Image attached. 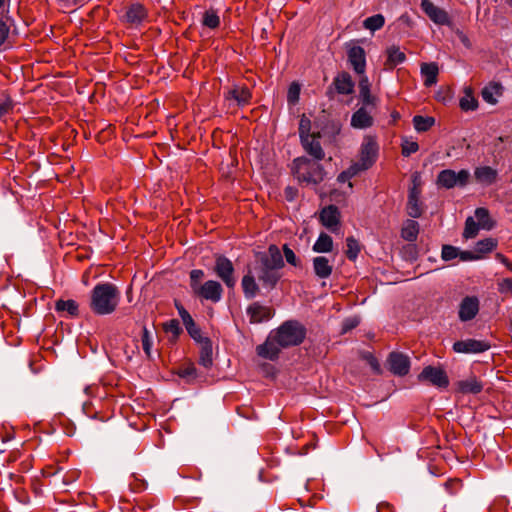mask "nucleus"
<instances>
[{
  "instance_id": "nucleus-1",
  "label": "nucleus",
  "mask_w": 512,
  "mask_h": 512,
  "mask_svg": "<svg viewBox=\"0 0 512 512\" xmlns=\"http://www.w3.org/2000/svg\"><path fill=\"white\" fill-rule=\"evenodd\" d=\"M283 257L276 245L257 256L253 272L265 287L274 288L280 279L279 270L283 267Z\"/></svg>"
},
{
  "instance_id": "nucleus-2",
  "label": "nucleus",
  "mask_w": 512,
  "mask_h": 512,
  "mask_svg": "<svg viewBox=\"0 0 512 512\" xmlns=\"http://www.w3.org/2000/svg\"><path fill=\"white\" fill-rule=\"evenodd\" d=\"M119 302L120 292L112 283H98L91 291L90 308L96 315L112 314L117 309Z\"/></svg>"
},
{
  "instance_id": "nucleus-3",
  "label": "nucleus",
  "mask_w": 512,
  "mask_h": 512,
  "mask_svg": "<svg viewBox=\"0 0 512 512\" xmlns=\"http://www.w3.org/2000/svg\"><path fill=\"white\" fill-rule=\"evenodd\" d=\"M272 332L277 344L282 348L300 345L306 336L305 327L295 320L285 321Z\"/></svg>"
},
{
  "instance_id": "nucleus-4",
  "label": "nucleus",
  "mask_w": 512,
  "mask_h": 512,
  "mask_svg": "<svg viewBox=\"0 0 512 512\" xmlns=\"http://www.w3.org/2000/svg\"><path fill=\"white\" fill-rule=\"evenodd\" d=\"M295 163V175L300 182L317 184L324 179V169L316 162L298 158Z\"/></svg>"
},
{
  "instance_id": "nucleus-5",
  "label": "nucleus",
  "mask_w": 512,
  "mask_h": 512,
  "mask_svg": "<svg viewBox=\"0 0 512 512\" xmlns=\"http://www.w3.org/2000/svg\"><path fill=\"white\" fill-rule=\"evenodd\" d=\"M470 178V172L462 169L455 172L451 169L442 170L437 176V185L446 189H452L456 186L464 187Z\"/></svg>"
},
{
  "instance_id": "nucleus-6",
  "label": "nucleus",
  "mask_w": 512,
  "mask_h": 512,
  "mask_svg": "<svg viewBox=\"0 0 512 512\" xmlns=\"http://www.w3.org/2000/svg\"><path fill=\"white\" fill-rule=\"evenodd\" d=\"M378 155V144L372 137H366L361 146L359 162L354 163L358 171L369 169L376 161Z\"/></svg>"
},
{
  "instance_id": "nucleus-7",
  "label": "nucleus",
  "mask_w": 512,
  "mask_h": 512,
  "mask_svg": "<svg viewBox=\"0 0 512 512\" xmlns=\"http://www.w3.org/2000/svg\"><path fill=\"white\" fill-rule=\"evenodd\" d=\"M214 271L228 288H234L236 285L235 270L233 263L227 257L222 255L216 257Z\"/></svg>"
},
{
  "instance_id": "nucleus-8",
  "label": "nucleus",
  "mask_w": 512,
  "mask_h": 512,
  "mask_svg": "<svg viewBox=\"0 0 512 512\" xmlns=\"http://www.w3.org/2000/svg\"><path fill=\"white\" fill-rule=\"evenodd\" d=\"M420 381H427L439 388H446L449 385V379L446 372L439 367L427 366L418 376Z\"/></svg>"
},
{
  "instance_id": "nucleus-9",
  "label": "nucleus",
  "mask_w": 512,
  "mask_h": 512,
  "mask_svg": "<svg viewBox=\"0 0 512 512\" xmlns=\"http://www.w3.org/2000/svg\"><path fill=\"white\" fill-rule=\"evenodd\" d=\"M193 293L205 300L217 303L222 298L223 288L219 282L208 280L201 284Z\"/></svg>"
},
{
  "instance_id": "nucleus-10",
  "label": "nucleus",
  "mask_w": 512,
  "mask_h": 512,
  "mask_svg": "<svg viewBox=\"0 0 512 512\" xmlns=\"http://www.w3.org/2000/svg\"><path fill=\"white\" fill-rule=\"evenodd\" d=\"M421 9L424 13L429 17L431 21H433L437 25H450V17L448 13L434 5L430 0H422L421 1Z\"/></svg>"
},
{
  "instance_id": "nucleus-11",
  "label": "nucleus",
  "mask_w": 512,
  "mask_h": 512,
  "mask_svg": "<svg viewBox=\"0 0 512 512\" xmlns=\"http://www.w3.org/2000/svg\"><path fill=\"white\" fill-rule=\"evenodd\" d=\"M388 364L390 371L398 376H404L408 374L410 369L409 357L399 352H392L389 355Z\"/></svg>"
},
{
  "instance_id": "nucleus-12",
  "label": "nucleus",
  "mask_w": 512,
  "mask_h": 512,
  "mask_svg": "<svg viewBox=\"0 0 512 512\" xmlns=\"http://www.w3.org/2000/svg\"><path fill=\"white\" fill-rule=\"evenodd\" d=\"M490 348V345L481 340L467 339L456 341L453 344V350L457 353H481Z\"/></svg>"
},
{
  "instance_id": "nucleus-13",
  "label": "nucleus",
  "mask_w": 512,
  "mask_h": 512,
  "mask_svg": "<svg viewBox=\"0 0 512 512\" xmlns=\"http://www.w3.org/2000/svg\"><path fill=\"white\" fill-rule=\"evenodd\" d=\"M247 315L251 323L258 324L270 320L274 315V311L268 306L254 302L248 306Z\"/></svg>"
},
{
  "instance_id": "nucleus-14",
  "label": "nucleus",
  "mask_w": 512,
  "mask_h": 512,
  "mask_svg": "<svg viewBox=\"0 0 512 512\" xmlns=\"http://www.w3.org/2000/svg\"><path fill=\"white\" fill-rule=\"evenodd\" d=\"M479 311V300L474 296L465 297L459 307V318L461 321L473 319Z\"/></svg>"
},
{
  "instance_id": "nucleus-15",
  "label": "nucleus",
  "mask_w": 512,
  "mask_h": 512,
  "mask_svg": "<svg viewBox=\"0 0 512 512\" xmlns=\"http://www.w3.org/2000/svg\"><path fill=\"white\" fill-rule=\"evenodd\" d=\"M281 348L282 347H280L276 342L275 335L271 332L267 340L263 344L257 346L256 351L260 357L275 360L278 358Z\"/></svg>"
},
{
  "instance_id": "nucleus-16",
  "label": "nucleus",
  "mask_w": 512,
  "mask_h": 512,
  "mask_svg": "<svg viewBox=\"0 0 512 512\" xmlns=\"http://www.w3.org/2000/svg\"><path fill=\"white\" fill-rule=\"evenodd\" d=\"M348 61L357 74L364 75L366 68L365 51L361 46H353L348 50Z\"/></svg>"
},
{
  "instance_id": "nucleus-17",
  "label": "nucleus",
  "mask_w": 512,
  "mask_h": 512,
  "mask_svg": "<svg viewBox=\"0 0 512 512\" xmlns=\"http://www.w3.org/2000/svg\"><path fill=\"white\" fill-rule=\"evenodd\" d=\"M340 213L336 206L329 205L320 212V221L331 232H335L339 226Z\"/></svg>"
},
{
  "instance_id": "nucleus-18",
  "label": "nucleus",
  "mask_w": 512,
  "mask_h": 512,
  "mask_svg": "<svg viewBox=\"0 0 512 512\" xmlns=\"http://www.w3.org/2000/svg\"><path fill=\"white\" fill-rule=\"evenodd\" d=\"M226 100H233L238 106H245L250 103L251 92L246 86L233 85L225 92Z\"/></svg>"
},
{
  "instance_id": "nucleus-19",
  "label": "nucleus",
  "mask_w": 512,
  "mask_h": 512,
  "mask_svg": "<svg viewBox=\"0 0 512 512\" xmlns=\"http://www.w3.org/2000/svg\"><path fill=\"white\" fill-rule=\"evenodd\" d=\"M421 189L418 187H410L407 202V213L412 218H418L422 214L420 202Z\"/></svg>"
},
{
  "instance_id": "nucleus-20",
  "label": "nucleus",
  "mask_w": 512,
  "mask_h": 512,
  "mask_svg": "<svg viewBox=\"0 0 512 512\" xmlns=\"http://www.w3.org/2000/svg\"><path fill=\"white\" fill-rule=\"evenodd\" d=\"M368 106H362L356 110L351 117V125L357 129H366L373 124V117L367 110Z\"/></svg>"
},
{
  "instance_id": "nucleus-21",
  "label": "nucleus",
  "mask_w": 512,
  "mask_h": 512,
  "mask_svg": "<svg viewBox=\"0 0 512 512\" xmlns=\"http://www.w3.org/2000/svg\"><path fill=\"white\" fill-rule=\"evenodd\" d=\"M313 270L315 275L320 279H327L333 271V264L325 256H317L313 258Z\"/></svg>"
},
{
  "instance_id": "nucleus-22",
  "label": "nucleus",
  "mask_w": 512,
  "mask_h": 512,
  "mask_svg": "<svg viewBox=\"0 0 512 512\" xmlns=\"http://www.w3.org/2000/svg\"><path fill=\"white\" fill-rule=\"evenodd\" d=\"M387 59L385 61V69L392 70L397 65L402 64L406 60V55L398 46L392 45L386 49Z\"/></svg>"
},
{
  "instance_id": "nucleus-23",
  "label": "nucleus",
  "mask_w": 512,
  "mask_h": 512,
  "mask_svg": "<svg viewBox=\"0 0 512 512\" xmlns=\"http://www.w3.org/2000/svg\"><path fill=\"white\" fill-rule=\"evenodd\" d=\"M359 96L364 106H371L372 108L376 105V97L371 94L370 82L366 75H363L359 80Z\"/></svg>"
},
{
  "instance_id": "nucleus-24",
  "label": "nucleus",
  "mask_w": 512,
  "mask_h": 512,
  "mask_svg": "<svg viewBox=\"0 0 512 512\" xmlns=\"http://www.w3.org/2000/svg\"><path fill=\"white\" fill-rule=\"evenodd\" d=\"M458 390L464 394H478L483 389V384L476 376H469L457 383Z\"/></svg>"
},
{
  "instance_id": "nucleus-25",
  "label": "nucleus",
  "mask_w": 512,
  "mask_h": 512,
  "mask_svg": "<svg viewBox=\"0 0 512 512\" xmlns=\"http://www.w3.org/2000/svg\"><path fill=\"white\" fill-rule=\"evenodd\" d=\"M302 145L307 153L313 156L317 160H322L325 153L320 145L317 137L314 135L301 140Z\"/></svg>"
},
{
  "instance_id": "nucleus-26",
  "label": "nucleus",
  "mask_w": 512,
  "mask_h": 512,
  "mask_svg": "<svg viewBox=\"0 0 512 512\" xmlns=\"http://www.w3.org/2000/svg\"><path fill=\"white\" fill-rule=\"evenodd\" d=\"M255 276V273L249 270L247 274H245L242 278L241 286L243 289V293L247 299L254 298L259 291V287L256 283Z\"/></svg>"
},
{
  "instance_id": "nucleus-27",
  "label": "nucleus",
  "mask_w": 512,
  "mask_h": 512,
  "mask_svg": "<svg viewBox=\"0 0 512 512\" xmlns=\"http://www.w3.org/2000/svg\"><path fill=\"white\" fill-rule=\"evenodd\" d=\"M502 92L503 86L500 83L492 82L483 88L481 95L485 102L495 105Z\"/></svg>"
},
{
  "instance_id": "nucleus-28",
  "label": "nucleus",
  "mask_w": 512,
  "mask_h": 512,
  "mask_svg": "<svg viewBox=\"0 0 512 512\" xmlns=\"http://www.w3.org/2000/svg\"><path fill=\"white\" fill-rule=\"evenodd\" d=\"M476 180L483 185H491L497 179V171L489 166L477 167L474 171Z\"/></svg>"
},
{
  "instance_id": "nucleus-29",
  "label": "nucleus",
  "mask_w": 512,
  "mask_h": 512,
  "mask_svg": "<svg viewBox=\"0 0 512 512\" xmlns=\"http://www.w3.org/2000/svg\"><path fill=\"white\" fill-rule=\"evenodd\" d=\"M334 85L338 93L349 95L353 92L354 82L351 76L343 72L334 79Z\"/></svg>"
},
{
  "instance_id": "nucleus-30",
  "label": "nucleus",
  "mask_w": 512,
  "mask_h": 512,
  "mask_svg": "<svg viewBox=\"0 0 512 512\" xmlns=\"http://www.w3.org/2000/svg\"><path fill=\"white\" fill-rule=\"evenodd\" d=\"M438 65L436 63H423L421 65V74L424 77V85L430 87L437 82Z\"/></svg>"
},
{
  "instance_id": "nucleus-31",
  "label": "nucleus",
  "mask_w": 512,
  "mask_h": 512,
  "mask_svg": "<svg viewBox=\"0 0 512 512\" xmlns=\"http://www.w3.org/2000/svg\"><path fill=\"white\" fill-rule=\"evenodd\" d=\"M145 17V8L140 4H132L125 13L126 21L131 24H140Z\"/></svg>"
},
{
  "instance_id": "nucleus-32",
  "label": "nucleus",
  "mask_w": 512,
  "mask_h": 512,
  "mask_svg": "<svg viewBox=\"0 0 512 512\" xmlns=\"http://www.w3.org/2000/svg\"><path fill=\"white\" fill-rule=\"evenodd\" d=\"M55 310L57 312L66 313L68 316L75 317L79 312V305L75 300H58L55 303Z\"/></svg>"
},
{
  "instance_id": "nucleus-33",
  "label": "nucleus",
  "mask_w": 512,
  "mask_h": 512,
  "mask_svg": "<svg viewBox=\"0 0 512 512\" xmlns=\"http://www.w3.org/2000/svg\"><path fill=\"white\" fill-rule=\"evenodd\" d=\"M419 233V224L415 220L408 219L404 222L401 236L404 240L413 242L417 239Z\"/></svg>"
},
{
  "instance_id": "nucleus-34",
  "label": "nucleus",
  "mask_w": 512,
  "mask_h": 512,
  "mask_svg": "<svg viewBox=\"0 0 512 512\" xmlns=\"http://www.w3.org/2000/svg\"><path fill=\"white\" fill-rule=\"evenodd\" d=\"M312 249L317 253H329L333 249V240L328 234L321 233L313 244Z\"/></svg>"
},
{
  "instance_id": "nucleus-35",
  "label": "nucleus",
  "mask_w": 512,
  "mask_h": 512,
  "mask_svg": "<svg viewBox=\"0 0 512 512\" xmlns=\"http://www.w3.org/2000/svg\"><path fill=\"white\" fill-rule=\"evenodd\" d=\"M200 357L199 363L205 367L209 368L212 365V344L209 339H204L201 343Z\"/></svg>"
},
{
  "instance_id": "nucleus-36",
  "label": "nucleus",
  "mask_w": 512,
  "mask_h": 512,
  "mask_svg": "<svg viewBox=\"0 0 512 512\" xmlns=\"http://www.w3.org/2000/svg\"><path fill=\"white\" fill-rule=\"evenodd\" d=\"M459 106L465 112L474 111L477 109L478 101L474 97L471 89H466L464 91V95L460 98Z\"/></svg>"
},
{
  "instance_id": "nucleus-37",
  "label": "nucleus",
  "mask_w": 512,
  "mask_h": 512,
  "mask_svg": "<svg viewBox=\"0 0 512 512\" xmlns=\"http://www.w3.org/2000/svg\"><path fill=\"white\" fill-rule=\"evenodd\" d=\"M412 121L417 132H426L435 124V119L431 116L416 115Z\"/></svg>"
},
{
  "instance_id": "nucleus-38",
  "label": "nucleus",
  "mask_w": 512,
  "mask_h": 512,
  "mask_svg": "<svg viewBox=\"0 0 512 512\" xmlns=\"http://www.w3.org/2000/svg\"><path fill=\"white\" fill-rule=\"evenodd\" d=\"M385 24V18L382 14H375L366 18L363 22L365 29L375 32L381 29Z\"/></svg>"
},
{
  "instance_id": "nucleus-39",
  "label": "nucleus",
  "mask_w": 512,
  "mask_h": 512,
  "mask_svg": "<svg viewBox=\"0 0 512 512\" xmlns=\"http://www.w3.org/2000/svg\"><path fill=\"white\" fill-rule=\"evenodd\" d=\"M482 229L490 230L493 223L489 216V211L486 208L480 207L475 210V218Z\"/></svg>"
},
{
  "instance_id": "nucleus-40",
  "label": "nucleus",
  "mask_w": 512,
  "mask_h": 512,
  "mask_svg": "<svg viewBox=\"0 0 512 512\" xmlns=\"http://www.w3.org/2000/svg\"><path fill=\"white\" fill-rule=\"evenodd\" d=\"M153 339L154 338L152 332L146 326H143L141 335V345L144 353L148 358H150L152 354Z\"/></svg>"
},
{
  "instance_id": "nucleus-41",
  "label": "nucleus",
  "mask_w": 512,
  "mask_h": 512,
  "mask_svg": "<svg viewBox=\"0 0 512 512\" xmlns=\"http://www.w3.org/2000/svg\"><path fill=\"white\" fill-rule=\"evenodd\" d=\"M359 173L358 167L354 166L353 164L345 171L341 172L338 177L337 181L340 183L348 182L347 190L348 192L352 191L353 185L350 182V179L356 176ZM344 193H347V191H344Z\"/></svg>"
},
{
  "instance_id": "nucleus-42",
  "label": "nucleus",
  "mask_w": 512,
  "mask_h": 512,
  "mask_svg": "<svg viewBox=\"0 0 512 512\" xmlns=\"http://www.w3.org/2000/svg\"><path fill=\"white\" fill-rule=\"evenodd\" d=\"M480 228L481 226L474 217H468L465 221L463 237L466 239L474 238L478 234Z\"/></svg>"
},
{
  "instance_id": "nucleus-43",
  "label": "nucleus",
  "mask_w": 512,
  "mask_h": 512,
  "mask_svg": "<svg viewBox=\"0 0 512 512\" xmlns=\"http://www.w3.org/2000/svg\"><path fill=\"white\" fill-rule=\"evenodd\" d=\"M346 256L349 260L355 261L360 252L359 242L354 237H348L346 239Z\"/></svg>"
},
{
  "instance_id": "nucleus-44",
  "label": "nucleus",
  "mask_w": 512,
  "mask_h": 512,
  "mask_svg": "<svg viewBox=\"0 0 512 512\" xmlns=\"http://www.w3.org/2000/svg\"><path fill=\"white\" fill-rule=\"evenodd\" d=\"M497 246V241L492 238H486L476 243L475 253L485 254L491 252Z\"/></svg>"
},
{
  "instance_id": "nucleus-45",
  "label": "nucleus",
  "mask_w": 512,
  "mask_h": 512,
  "mask_svg": "<svg viewBox=\"0 0 512 512\" xmlns=\"http://www.w3.org/2000/svg\"><path fill=\"white\" fill-rule=\"evenodd\" d=\"M14 101L9 95H2L0 98V120L14 109Z\"/></svg>"
},
{
  "instance_id": "nucleus-46",
  "label": "nucleus",
  "mask_w": 512,
  "mask_h": 512,
  "mask_svg": "<svg viewBox=\"0 0 512 512\" xmlns=\"http://www.w3.org/2000/svg\"><path fill=\"white\" fill-rule=\"evenodd\" d=\"M220 19L217 13L213 10L206 11L203 16V25L210 28L215 29L219 26Z\"/></svg>"
},
{
  "instance_id": "nucleus-47",
  "label": "nucleus",
  "mask_w": 512,
  "mask_h": 512,
  "mask_svg": "<svg viewBox=\"0 0 512 512\" xmlns=\"http://www.w3.org/2000/svg\"><path fill=\"white\" fill-rule=\"evenodd\" d=\"M310 129H311L310 119L305 116H302V118L300 119V123H299V135H300L301 140L312 136L310 134Z\"/></svg>"
},
{
  "instance_id": "nucleus-48",
  "label": "nucleus",
  "mask_w": 512,
  "mask_h": 512,
  "mask_svg": "<svg viewBox=\"0 0 512 512\" xmlns=\"http://www.w3.org/2000/svg\"><path fill=\"white\" fill-rule=\"evenodd\" d=\"M441 256L444 261L453 260L459 256V249L451 245H444Z\"/></svg>"
},
{
  "instance_id": "nucleus-49",
  "label": "nucleus",
  "mask_w": 512,
  "mask_h": 512,
  "mask_svg": "<svg viewBox=\"0 0 512 512\" xmlns=\"http://www.w3.org/2000/svg\"><path fill=\"white\" fill-rule=\"evenodd\" d=\"M164 330L167 333L172 334L174 338H177L180 333L182 332V329L180 327V324L178 320L172 319L164 324Z\"/></svg>"
},
{
  "instance_id": "nucleus-50",
  "label": "nucleus",
  "mask_w": 512,
  "mask_h": 512,
  "mask_svg": "<svg viewBox=\"0 0 512 512\" xmlns=\"http://www.w3.org/2000/svg\"><path fill=\"white\" fill-rule=\"evenodd\" d=\"M203 277V270L194 269L190 272V286L193 292L201 285L200 281Z\"/></svg>"
},
{
  "instance_id": "nucleus-51",
  "label": "nucleus",
  "mask_w": 512,
  "mask_h": 512,
  "mask_svg": "<svg viewBox=\"0 0 512 512\" xmlns=\"http://www.w3.org/2000/svg\"><path fill=\"white\" fill-rule=\"evenodd\" d=\"M300 86L297 83H292L288 89L287 100L291 104H295L299 100Z\"/></svg>"
},
{
  "instance_id": "nucleus-52",
  "label": "nucleus",
  "mask_w": 512,
  "mask_h": 512,
  "mask_svg": "<svg viewBox=\"0 0 512 512\" xmlns=\"http://www.w3.org/2000/svg\"><path fill=\"white\" fill-rule=\"evenodd\" d=\"M419 149V145L415 141H404L402 144V154L404 156H410L411 154L417 152Z\"/></svg>"
},
{
  "instance_id": "nucleus-53",
  "label": "nucleus",
  "mask_w": 512,
  "mask_h": 512,
  "mask_svg": "<svg viewBox=\"0 0 512 512\" xmlns=\"http://www.w3.org/2000/svg\"><path fill=\"white\" fill-rule=\"evenodd\" d=\"M283 253H284L286 261L289 264H291L293 266H297L299 264V261L295 255L294 251L291 248H289L288 245L283 246Z\"/></svg>"
},
{
  "instance_id": "nucleus-54",
  "label": "nucleus",
  "mask_w": 512,
  "mask_h": 512,
  "mask_svg": "<svg viewBox=\"0 0 512 512\" xmlns=\"http://www.w3.org/2000/svg\"><path fill=\"white\" fill-rule=\"evenodd\" d=\"M186 330L188 334L197 342L201 343L206 337H202L200 329L194 323L193 326H187Z\"/></svg>"
},
{
  "instance_id": "nucleus-55",
  "label": "nucleus",
  "mask_w": 512,
  "mask_h": 512,
  "mask_svg": "<svg viewBox=\"0 0 512 512\" xmlns=\"http://www.w3.org/2000/svg\"><path fill=\"white\" fill-rule=\"evenodd\" d=\"M498 291L500 293L512 292V278H504L498 282Z\"/></svg>"
},
{
  "instance_id": "nucleus-56",
  "label": "nucleus",
  "mask_w": 512,
  "mask_h": 512,
  "mask_svg": "<svg viewBox=\"0 0 512 512\" xmlns=\"http://www.w3.org/2000/svg\"><path fill=\"white\" fill-rule=\"evenodd\" d=\"M9 35V27L3 21H0V47L3 46Z\"/></svg>"
},
{
  "instance_id": "nucleus-57",
  "label": "nucleus",
  "mask_w": 512,
  "mask_h": 512,
  "mask_svg": "<svg viewBox=\"0 0 512 512\" xmlns=\"http://www.w3.org/2000/svg\"><path fill=\"white\" fill-rule=\"evenodd\" d=\"M459 257L462 261H472V260H477V259L481 258L480 255H477L471 251H462V252L459 251Z\"/></svg>"
},
{
  "instance_id": "nucleus-58",
  "label": "nucleus",
  "mask_w": 512,
  "mask_h": 512,
  "mask_svg": "<svg viewBox=\"0 0 512 512\" xmlns=\"http://www.w3.org/2000/svg\"><path fill=\"white\" fill-rule=\"evenodd\" d=\"M365 358L367 359L369 365L371 366V368L376 372V373H379L380 372V365L377 361V359L375 357H373L370 353H367V355H365Z\"/></svg>"
},
{
  "instance_id": "nucleus-59",
  "label": "nucleus",
  "mask_w": 512,
  "mask_h": 512,
  "mask_svg": "<svg viewBox=\"0 0 512 512\" xmlns=\"http://www.w3.org/2000/svg\"><path fill=\"white\" fill-rule=\"evenodd\" d=\"M377 512H394V508L388 502H380L377 505Z\"/></svg>"
},
{
  "instance_id": "nucleus-60",
  "label": "nucleus",
  "mask_w": 512,
  "mask_h": 512,
  "mask_svg": "<svg viewBox=\"0 0 512 512\" xmlns=\"http://www.w3.org/2000/svg\"><path fill=\"white\" fill-rule=\"evenodd\" d=\"M175 305L181 320L189 315V312L181 304L176 302Z\"/></svg>"
},
{
  "instance_id": "nucleus-61",
  "label": "nucleus",
  "mask_w": 512,
  "mask_h": 512,
  "mask_svg": "<svg viewBox=\"0 0 512 512\" xmlns=\"http://www.w3.org/2000/svg\"><path fill=\"white\" fill-rule=\"evenodd\" d=\"M495 258H496V260H498L500 263H502L505 266L510 262L508 260V258L506 256H504L503 254H501V253H497L495 255Z\"/></svg>"
},
{
  "instance_id": "nucleus-62",
  "label": "nucleus",
  "mask_w": 512,
  "mask_h": 512,
  "mask_svg": "<svg viewBox=\"0 0 512 512\" xmlns=\"http://www.w3.org/2000/svg\"><path fill=\"white\" fill-rule=\"evenodd\" d=\"M420 188V175L418 173H414L412 175V186Z\"/></svg>"
},
{
  "instance_id": "nucleus-63",
  "label": "nucleus",
  "mask_w": 512,
  "mask_h": 512,
  "mask_svg": "<svg viewBox=\"0 0 512 512\" xmlns=\"http://www.w3.org/2000/svg\"><path fill=\"white\" fill-rule=\"evenodd\" d=\"M182 322L185 326V328L187 326H193V324L195 323L192 316L189 314L188 316H186L185 318L182 319Z\"/></svg>"
},
{
  "instance_id": "nucleus-64",
  "label": "nucleus",
  "mask_w": 512,
  "mask_h": 512,
  "mask_svg": "<svg viewBox=\"0 0 512 512\" xmlns=\"http://www.w3.org/2000/svg\"><path fill=\"white\" fill-rule=\"evenodd\" d=\"M507 269L512 272V262L510 261L507 265H506Z\"/></svg>"
}]
</instances>
